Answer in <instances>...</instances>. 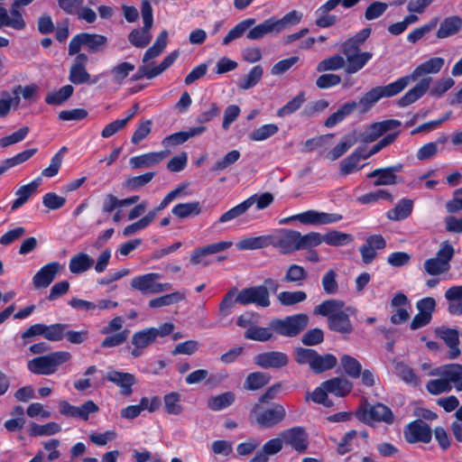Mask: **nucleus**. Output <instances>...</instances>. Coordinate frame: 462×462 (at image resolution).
<instances>
[{"mask_svg": "<svg viewBox=\"0 0 462 462\" xmlns=\"http://www.w3.org/2000/svg\"><path fill=\"white\" fill-rule=\"evenodd\" d=\"M342 219V216L337 213L319 212L317 210H308L300 214L290 217L287 219L282 220L281 223H287L291 220H298L303 225H329L334 224Z\"/></svg>", "mask_w": 462, "mask_h": 462, "instance_id": "ddd939ff", "label": "nucleus"}, {"mask_svg": "<svg viewBox=\"0 0 462 462\" xmlns=\"http://www.w3.org/2000/svg\"><path fill=\"white\" fill-rule=\"evenodd\" d=\"M300 250H308L319 246L324 242V236L318 232L301 235L299 232Z\"/></svg>", "mask_w": 462, "mask_h": 462, "instance_id": "e2e57ef3", "label": "nucleus"}, {"mask_svg": "<svg viewBox=\"0 0 462 462\" xmlns=\"http://www.w3.org/2000/svg\"><path fill=\"white\" fill-rule=\"evenodd\" d=\"M163 405L165 411L170 415H180L183 412L181 395L178 392H171L164 395Z\"/></svg>", "mask_w": 462, "mask_h": 462, "instance_id": "37998d69", "label": "nucleus"}, {"mask_svg": "<svg viewBox=\"0 0 462 462\" xmlns=\"http://www.w3.org/2000/svg\"><path fill=\"white\" fill-rule=\"evenodd\" d=\"M245 338L259 342H266L273 337V332L268 328L254 325L249 327L244 335Z\"/></svg>", "mask_w": 462, "mask_h": 462, "instance_id": "13d9d810", "label": "nucleus"}, {"mask_svg": "<svg viewBox=\"0 0 462 462\" xmlns=\"http://www.w3.org/2000/svg\"><path fill=\"white\" fill-rule=\"evenodd\" d=\"M273 235L250 236L241 239L236 247L241 251L263 249L272 245Z\"/></svg>", "mask_w": 462, "mask_h": 462, "instance_id": "72a5a7b5", "label": "nucleus"}, {"mask_svg": "<svg viewBox=\"0 0 462 462\" xmlns=\"http://www.w3.org/2000/svg\"><path fill=\"white\" fill-rule=\"evenodd\" d=\"M340 51L346 58L345 72L346 74H355L358 72L373 58L372 52L361 51L360 50L354 48L340 45Z\"/></svg>", "mask_w": 462, "mask_h": 462, "instance_id": "2eb2a0df", "label": "nucleus"}, {"mask_svg": "<svg viewBox=\"0 0 462 462\" xmlns=\"http://www.w3.org/2000/svg\"><path fill=\"white\" fill-rule=\"evenodd\" d=\"M185 298V291H174L170 294L151 300L149 301V306L153 309L170 306L183 300Z\"/></svg>", "mask_w": 462, "mask_h": 462, "instance_id": "3c124183", "label": "nucleus"}, {"mask_svg": "<svg viewBox=\"0 0 462 462\" xmlns=\"http://www.w3.org/2000/svg\"><path fill=\"white\" fill-rule=\"evenodd\" d=\"M356 416L367 425H372L374 422H383L391 425L394 422V414L392 410L381 402L374 405L365 403L357 411Z\"/></svg>", "mask_w": 462, "mask_h": 462, "instance_id": "9d476101", "label": "nucleus"}, {"mask_svg": "<svg viewBox=\"0 0 462 462\" xmlns=\"http://www.w3.org/2000/svg\"><path fill=\"white\" fill-rule=\"evenodd\" d=\"M356 108V102L351 101L344 104L337 111L330 115L324 125L328 128H332L340 122H342L347 116H349Z\"/></svg>", "mask_w": 462, "mask_h": 462, "instance_id": "ea45409f", "label": "nucleus"}, {"mask_svg": "<svg viewBox=\"0 0 462 462\" xmlns=\"http://www.w3.org/2000/svg\"><path fill=\"white\" fill-rule=\"evenodd\" d=\"M438 23H439V18L434 17L428 23H426L419 28H416L415 30H413L407 35L408 42H410L411 43L417 42L419 40L422 39L427 33H429L433 29H435L436 26L438 25Z\"/></svg>", "mask_w": 462, "mask_h": 462, "instance_id": "338daca9", "label": "nucleus"}, {"mask_svg": "<svg viewBox=\"0 0 462 462\" xmlns=\"http://www.w3.org/2000/svg\"><path fill=\"white\" fill-rule=\"evenodd\" d=\"M71 359L68 351H56L45 356L35 357L27 363L28 370L34 374L51 375L59 367Z\"/></svg>", "mask_w": 462, "mask_h": 462, "instance_id": "20e7f679", "label": "nucleus"}, {"mask_svg": "<svg viewBox=\"0 0 462 462\" xmlns=\"http://www.w3.org/2000/svg\"><path fill=\"white\" fill-rule=\"evenodd\" d=\"M324 387L327 388L329 393L338 397H343L348 394L352 388L353 383L346 378L334 377L332 379L323 382Z\"/></svg>", "mask_w": 462, "mask_h": 462, "instance_id": "f704fd0d", "label": "nucleus"}, {"mask_svg": "<svg viewBox=\"0 0 462 462\" xmlns=\"http://www.w3.org/2000/svg\"><path fill=\"white\" fill-rule=\"evenodd\" d=\"M171 213L179 218H187L191 216H198L201 213V207L199 201L179 203L171 209Z\"/></svg>", "mask_w": 462, "mask_h": 462, "instance_id": "79ce46f5", "label": "nucleus"}, {"mask_svg": "<svg viewBox=\"0 0 462 462\" xmlns=\"http://www.w3.org/2000/svg\"><path fill=\"white\" fill-rule=\"evenodd\" d=\"M93 263V258H91L88 254L79 253L70 258L69 269L71 273L79 274L89 270Z\"/></svg>", "mask_w": 462, "mask_h": 462, "instance_id": "e433bc0d", "label": "nucleus"}, {"mask_svg": "<svg viewBox=\"0 0 462 462\" xmlns=\"http://www.w3.org/2000/svg\"><path fill=\"white\" fill-rule=\"evenodd\" d=\"M395 372L397 375L406 383L411 385H418L420 383V379L418 375L414 373L413 369L408 366L407 365L400 362L397 363L394 366Z\"/></svg>", "mask_w": 462, "mask_h": 462, "instance_id": "680f3d73", "label": "nucleus"}, {"mask_svg": "<svg viewBox=\"0 0 462 462\" xmlns=\"http://www.w3.org/2000/svg\"><path fill=\"white\" fill-rule=\"evenodd\" d=\"M402 90L398 79L386 86L374 87L356 102V107L359 108L361 113H365L381 98L396 96Z\"/></svg>", "mask_w": 462, "mask_h": 462, "instance_id": "0eeeda50", "label": "nucleus"}, {"mask_svg": "<svg viewBox=\"0 0 462 462\" xmlns=\"http://www.w3.org/2000/svg\"><path fill=\"white\" fill-rule=\"evenodd\" d=\"M21 102L20 97H14L6 90L0 93V118H5L10 113L12 107L16 109Z\"/></svg>", "mask_w": 462, "mask_h": 462, "instance_id": "8fccbe9b", "label": "nucleus"}, {"mask_svg": "<svg viewBox=\"0 0 462 462\" xmlns=\"http://www.w3.org/2000/svg\"><path fill=\"white\" fill-rule=\"evenodd\" d=\"M152 26L143 24L142 28H135L128 34L129 42L135 48L143 49L149 45L152 39L151 32Z\"/></svg>", "mask_w": 462, "mask_h": 462, "instance_id": "2f4dec72", "label": "nucleus"}, {"mask_svg": "<svg viewBox=\"0 0 462 462\" xmlns=\"http://www.w3.org/2000/svg\"><path fill=\"white\" fill-rule=\"evenodd\" d=\"M88 57L86 53H77L69 69V79L75 85L87 84L90 82V74L87 70Z\"/></svg>", "mask_w": 462, "mask_h": 462, "instance_id": "4be33fe9", "label": "nucleus"}, {"mask_svg": "<svg viewBox=\"0 0 462 462\" xmlns=\"http://www.w3.org/2000/svg\"><path fill=\"white\" fill-rule=\"evenodd\" d=\"M254 18H248L238 23L233 29L223 39V44L228 45L232 41L238 39L248 31L246 37L251 41H259L265 35L273 33H280L274 17L263 21V23L254 26L255 24Z\"/></svg>", "mask_w": 462, "mask_h": 462, "instance_id": "7ed1b4c3", "label": "nucleus"}, {"mask_svg": "<svg viewBox=\"0 0 462 462\" xmlns=\"http://www.w3.org/2000/svg\"><path fill=\"white\" fill-rule=\"evenodd\" d=\"M69 328L68 324L55 323L46 325L44 338L49 341H61L64 338L65 330Z\"/></svg>", "mask_w": 462, "mask_h": 462, "instance_id": "774afa93", "label": "nucleus"}, {"mask_svg": "<svg viewBox=\"0 0 462 462\" xmlns=\"http://www.w3.org/2000/svg\"><path fill=\"white\" fill-rule=\"evenodd\" d=\"M34 0H13L10 12L5 7H0V29L10 27L16 31H23L26 27V23L19 11L20 6H26Z\"/></svg>", "mask_w": 462, "mask_h": 462, "instance_id": "9b49d317", "label": "nucleus"}, {"mask_svg": "<svg viewBox=\"0 0 462 462\" xmlns=\"http://www.w3.org/2000/svg\"><path fill=\"white\" fill-rule=\"evenodd\" d=\"M168 32L163 30L156 38L153 44L145 51L143 57V63L146 64L152 59L159 57L167 45Z\"/></svg>", "mask_w": 462, "mask_h": 462, "instance_id": "4c0bfd02", "label": "nucleus"}, {"mask_svg": "<svg viewBox=\"0 0 462 462\" xmlns=\"http://www.w3.org/2000/svg\"><path fill=\"white\" fill-rule=\"evenodd\" d=\"M286 445L291 446L299 453H304L309 445L308 434L302 427L297 426L287 429L280 433Z\"/></svg>", "mask_w": 462, "mask_h": 462, "instance_id": "aec40b11", "label": "nucleus"}, {"mask_svg": "<svg viewBox=\"0 0 462 462\" xmlns=\"http://www.w3.org/2000/svg\"><path fill=\"white\" fill-rule=\"evenodd\" d=\"M237 300L241 305L255 304L263 308H267L271 304L269 291L262 285L242 290L237 293Z\"/></svg>", "mask_w": 462, "mask_h": 462, "instance_id": "dca6fc26", "label": "nucleus"}, {"mask_svg": "<svg viewBox=\"0 0 462 462\" xmlns=\"http://www.w3.org/2000/svg\"><path fill=\"white\" fill-rule=\"evenodd\" d=\"M404 439L408 443H430L432 439L431 428L422 420L410 422L403 430Z\"/></svg>", "mask_w": 462, "mask_h": 462, "instance_id": "f3484780", "label": "nucleus"}, {"mask_svg": "<svg viewBox=\"0 0 462 462\" xmlns=\"http://www.w3.org/2000/svg\"><path fill=\"white\" fill-rule=\"evenodd\" d=\"M237 290L236 288L231 289L227 291V293L223 298L222 301L219 304L218 315L220 318L224 319L229 316L232 313V310L235 307L236 303H238L237 300Z\"/></svg>", "mask_w": 462, "mask_h": 462, "instance_id": "6e6d98bb", "label": "nucleus"}, {"mask_svg": "<svg viewBox=\"0 0 462 462\" xmlns=\"http://www.w3.org/2000/svg\"><path fill=\"white\" fill-rule=\"evenodd\" d=\"M344 301L338 300H327L314 309V314L328 317V326L332 331L340 334H351L353 325L348 314L343 310Z\"/></svg>", "mask_w": 462, "mask_h": 462, "instance_id": "f257e3e1", "label": "nucleus"}, {"mask_svg": "<svg viewBox=\"0 0 462 462\" xmlns=\"http://www.w3.org/2000/svg\"><path fill=\"white\" fill-rule=\"evenodd\" d=\"M354 241L351 234L332 230L324 235V243L330 246H345Z\"/></svg>", "mask_w": 462, "mask_h": 462, "instance_id": "a18cd8bd", "label": "nucleus"}, {"mask_svg": "<svg viewBox=\"0 0 462 462\" xmlns=\"http://www.w3.org/2000/svg\"><path fill=\"white\" fill-rule=\"evenodd\" d=\"M37 151H38L37 148L28 149V150L23 151L22 152L17 153L14 157H11V158H8V159H5V161H3L0 165L1 175L5 171H6L8 169L17 166V165L28 161L31 157H32L37 152Z\"/></svg>", "mask_w": 462, "mask_h": 462, "instance_id": "c03bdc74", "label": "nucleus"}, {"mask_svg": "<svg viewBox=\"0 0 462 462\" xmlns=\"http://www.w3.org/2000/svg\"><path fill=\"white\" fill-rule=\"evenodd\" d=\"M134 69L135 66L130 62L124 61L118 63L110 69L109 73L112 78V82L117 85L123 84L125 79L129 76V74L132 71L134 70Z\"/></svg>", "mask_w": 462, "mask_h": 462, "instance_id": "09e8293b", "label": "nucleus"}, {"mask_svg": "<svg viewBox=\"0 0 462 462\" xmlns=\"http://www.w3.org/2000/svg\"><path fill=\"white\" fill-rule=\"evenodd\" d=\"M413 202L411 199H403L387 213L391 220L399 221L407 218L412 211Z\"/></svg>", "mask_w": 462, "mask_h": 462, "instance_id": "a19ab883", "label": "nucleus"}, {"mask_svg": "<svg viewBox=\"0 0 462 462\" xmlns=\"http://www.w3.org/2000/svg\"><path fill=\"white\" fill-rule=\"evenodd\" d=\"M252 412L255 415V422L262 429L273 428L286 417L284 406L278 402H273L264 410H261L259 403H255Z\"/></svg>", "mask_w": 462, "mask_h": 462, "instance_id": "1a4fd4ad", "label": "nucleus"}, {"mask_svg": "<svg viewBox=\"0 0 462 462\" xmlns=\"http://www.w3.org/2000/svg\"><path fill=\"white\" fill-rule=\"evenodd\" d=\"M108 44L105 35L97 33L81 32L75 35L69 43V55L72 56L80 53L79 51L85 47L89 53L104 51Z\"/></svg>", "mask_w": 462, "mask_h": 462, "instance_id": "423d86ee", "label": "nucleus"}, {"mask_svg": "<svg viewBox=\"0 0 462 462\" xmlns=\"http://www.w3.org/2000/svg\"><path fill=\"white\" fill-rule=\"evenodd\" d=\"M227 377L226 374H212L209 375V373L206 369H198L190 374H189L186 378L185 382L188 384H196L199 383L204 380H207L206 383L208 385H216L220 383L222 381H224Z\"/></svg>", "mask_w": 462, "mask_h": 462, "instance_id": "c756f323", "label": "nucleus"}, {"mask_svg": "<svg viewBox=\"0 0 462 462\" xmlns=\"http://www.w3.org/2000/svg\"><path fill=\"white\" fill-rule=\"evenodd\" d=\"M41 182L42 178L39 177L32 182L20 187L15 192L17 199L12 203L11 210L15 211L23 206L31 198V196L36 191L37 188L41 185Z\"/></svg>", "mask_w": 462, "mask_h": 462, "instance_id": "473e14b6", "label": "nucleus"}, {"mask_svg": "<svg viewBox=\"0 0 462 462\" xmlns=\"http://www.w3.org/2000/svg\"><path fill=\"white\" fill-rule=\"evenodd\" d=\"M309 324V317L307 314L299 313L288 316L282 319H277L271 322V328L279 335L283 337H296Z\"/></svg>", "mask_w": 462, "mask_h": 462, "instance_id": "6e6552de", "label": "nucleus"}, {"mask_svg": "<svg viewBox=\"0 0 462 462\" xmlns=\"http://www.w3.org/2000/svg\"><path fill=\"white\" fill-rule=\"evenodd\" d=\"M156 341L154 334L149 328H143L134 333L131 344L133 348L131 356L134 358L140 357L143 355L144 350L152 346Z\"/></svg>", "mask_w": 462, "mask_h": 462, "instance_id": "a878e982", "label": "nucleus"}, {"mask_svg": "<svg viewBox=\"0 0 462 462\" xmlns=\"http://www.w3.org/2000/svg\"><path fill=\"white\" fill-rule=\"evenodd\" d=\"M263 69L261 66H254L247 75L241 78L237 82L240 89L246 90L254 87L262 79Z\"/></svg>", "mask_w": 462, "mask_h": 462, "instance_id": "864d4df0", "label": "nucleus"}, {"mask_svg": "<svg viewBox=\"0 0 462 462\" xmlns=\"http://www.w3.org/2000/svg\"><path fill=\"white\" fill-rule=\"evenodd\" d=\"M432 81L431 77L422 78L412 88L405 93L399 100V106H407L420 99L427 91L430 96L439 98L442 97L455 85V80L451 78H444L436 80L430 88Z\"/></svg>", "mask_w": 462, "mask_h": 462, "instance_id": "f03ea898", "label": "nucleus"}, {"mask_svg": "<svg viewBox=\"0 0 462 462\" xmlns=\"http://www.w3.org/2000/svg\"><path fill=\"white\" fill-rule=\"evenodd\" d=\"M269 382V374L262 372H254L246 376L244 383V388L250 391H255L263 388Z\"/></svg>", "mask_w": 462, "mask_h": 462, "instance_id": "603ef678", "label": "nucleus"}, {"mask_svg": "<svg viewBox=\"0 0 462 462\" xmlns=\"http://www.w3.org/2000/svg\"><path fill=\"white\" fill-rule=\"evenodd\" d=\"M437 333L449 348L448 357L451 360L457 358L461 354L458 331L455 328H442L439 329Z\"/></svg>", "mask_w": 462, "mask_h": 462, "instance_id": "cd10ccee", "label": "nucleus"}, {"mask_svg": "<svg viewBox=\"0 0 462 462\" xmlns=\"http://www.w3.org/2000/svg\"><path fill=\"white\" fill-rule=\"evenodd\" d=\"M364 154H362L359 151H355L346 159H344L340 162V173L344 176L352 173L355 171H358L357 164L361 159H363Z\"/></svg>", "mask_w": 462, "mask_h": 462, "instance_id": "0e129e2a", "label": "nucleus"}, {"mask_svg": "<svg viewBox=\"0 0 462 462\" xmlns=\"http://www.w3.org/2000/svg\"><path fill=\"white\" fill-rule=\"evenodd\" d=\"M272 245L278 248L282 254L300 251L299 232L291 229H282L279 235L273 236Z\"/></svg>", "mask_w": 462, "mask_h": 462, "instance_id": "6ab92c4d", "label": "nucleus"}, {"mask_svg": "<svg viewBox=\"0 0 462 462\" xmlns=\"http://www.w3.org/2000/svg\"><path fill=\"white\" fill-rule=\"evenodd\" d=\"M432 374H435L432 373ZM436 374H440L457 391H462V365L449 364L443 365Z\"/></svg>", "mask_w": 462, "mask_h": 462, "instance_id": "c85d7f7f", "label": "nucleus"}, {"mask_svg": "<svg viewBox=\"0 0 462 462\" xmlns=\"http://www.w3.org/2000/svg\"><path fill=\"white\" fill-rule=\"evenodd\" d=\"M345 58L336 54L321 60L317 66V71L323 72L328 70H338L345 68Z\"/></svg>", "mask_w": 462, "mask_h": 462, "instance_id": "052dcab7", "label": "nucleus"}, {"mask_svg": "<svg viewBox=\"0 0 462 462\" xmlns=\"http://www.w3.org/2000/svg\"><path fill=\"white\" fill-rule=\"evenodd\" d=\"M236 400V395L232 392H226L224 393L211 396L208 400V407L212 411H221L233 404Z\"/></svg>", "mask_w": 462, "mask_h": 462, "instance_id": "de8ad7c7", "label": "nucleus"}, {"mask_svg": "<svg viewBox=\"0 0 462 462\" xmlns=\"http://www.w3.org/2000/svg\"><path fill=\"white\" fill-rule=\"evenodd\" d=\"M341 366L345 373L352 378H358L362 372V365L355 357L343 355L340 358Z\"/></svg>", "mask_w": 462, "mask_h": 462, "instance_id": "4d7b16f0", "label": "nucleus"}, {"mask_svg": "<svg viewBox=\"0 0 462 462\" xmlns=\"http://www.w3.org/2000/svg\"><path fill=\"white\" fill-rule=\"evenodd\" d=\"M445 299L448 301V311L451 315H462V285H456L445 291Z\"/></svg>", "mask_w": 462, "mask_h": 462, "instance_id": "7c9ffc66", "label": "nucleus"}, {"mask_svg": "<svg viewBox=\"0 0 462 462\" xmlns=\"http://www.w3.org/2000/svg\"><path fill=\"white\" fill-rule=\"evenodd\" d=\"M402 170L403 165L402 163H397L393 166L375 169L367 175V178H376L374 181V186L395 185L399 182V177L396 173L402 171Z\"/></svg>", "mask_w": 462, "mask_h": 462, "instance_id": "412c9836", "label": "nucleus"}, {"mask_svg": "<svg viewBox=\"0 0 462 462\" xmlns=\"http://www.w3.org/2000/svg\"><path fill=\"white\" fill-rule=\"evenodd\" d=\"M307 272L306 270L298 264H291L289 266L284 277L283 281L285 282L296 283L297 285H301L304 281L307 279Z\"/></svg>", "mask_w": 462, "mask_h": 462, "instance_id": "bf43d9fd", "label": "nucleus"}, {"mask_svg": "<svg viewBox=\"0 0 462 462\" xmlns=\"http://www.w3.org/2000/svg\"><path fill=\"white\" fill-rule=\"evenodd\" d=\"M455 254V249L448 241H443L434 257L427 259L423 263L424 271L431 276L447 273L450 268V262Z\"/></svg>", "mask_w": 462, "mask_h": 462, "instance_id": "39448f33", "label": "nucleus"}, {"mask_svg": "<svg viewBox=\"0 0 462 462\" xmlns=\"http://www.w3.org/2000/svg\"><path fill=\"white\" fill-rule=\"evenodd\" d=\"M106 379L116 384L120 389V393L124 396H130L133 393V386L137 383L134 374L117 370H108Z\"/></svg>", "mask_w": 462, "mask_h": 462, "instance_id": "5701e85b", "label": "nucleus"}, {"mask_svg": "<svg viewBox=\"0 0 462 462\" xmlns=\"http://www.w3.org/2000/svg\"><path fill=\"white\" fill-rule=\"evenodd\" d=\"M462 27V19L459 16L453 15L447 17L440 23L437 32V38L444 39L459 32Z\"/></svg>", "mask_w": 462, "mask_h": 462, "instance_id": "c9c22d12", "label": "nucleus"}, {"mask_svg": "<svg viewBox=\"0 0 462 462\" xmlns=\"http://www.w3.org/2000/svg\"><path fill=\"white\" fill-rule=\"evenodd\" d=\"M160 279L161 274L156 273L136 276L132 279L131 287L135 291H141L143 294H156L170 291L171 284L158 282Z\"/></svg>", "mask_w": 462, "mask_h": 462, "instance_id": "f8f14e48", "label": "nucleus"}, {"mask_svg": "<svg viewBox=\"0 0 462 462\" xmlns=\"http://www.w3.org/2000/svg\"><path fill=\"white\" fill-rule=\"evenodd\" d=\"M254 361L255 365L264 369H279L288 365L289 357L285 353L279 351H270L256 355L254 358Z\"/></svg>", "mask_w": 462, "mask_h": 462, "instance_id": "393cba45", "label": "nucleus"}, {"mask_svg": "<svg viewBox=\"0 0 462 462\" xmlns=\"http://www.w3.org/2000/svg\"><path fill=\"white\" fill-rule=\"evenodd\" d=\"M444 64L445 60L443 58H431L415 68L410 75L400 78L398 80L401 83L402 89H404L410 83L416 81L423 75L439 73L442 69Z\"/></svg>", "mask_w": 462, "mask_h": 462, "instance_id": "4468645a", "label": "nucleus"}, {"mask_svg": "<svg viewBox=\"0 0 462 462\" xmlns=\"http://www.w3.org/2000/svg\"><path fill=\"white\" fill-rule=\"evenodd\" d=\"M61 270L62 266L58 262H51L43 265L32 277L34 288L45 289L49 287Z\"/></svg>", "mask_w": 462, "mask_h": 462, "instance_id": "b1692460", "label": "nucleus"}, {"mask_svg": "<svg viewBox=\"0 0 462 462\" xmlns=\"http://www.w3.org/2000/svg\"><path fill=\"white\" fill-rule=\"evenodd\" d=\"M232 245L233 243L231 241H221L196 248L190 255L189 263L192 265L207 266L210 263V261L208 260V255L226 251Z\"/></svg>", "mask_w": 462, "mask_h": 462, "instance_id": "a211bd4d", "label": "nucleus"}, {"mask_svg": "<svg viewBox=\"0 0 462 462\" xmlns=\"http://www.w3.org/2000/svg\"><path fill=\"white\" fill-rule=\"evenodd\" d=\"M251 207L252 201L250 199H245L222 214L218 219V223L223 224L236 219L243 216Z\"/></svg>", "mask_w": 462, "mask_h": 462, "instance_id": "5fc2aeb1", "label": "nucleus"}, {"mask_svg": "<svg viewBox=\"0 0 462 462\" xmlns=\"http://www.w3.org/2000/svg\"><path fill=\"white\" fill-rule=\"evenodd\" d=\"M171 153V151L166 149L161 152H152L143 153L138 156H134L129 160V164L132 169L150 168L159 164L166 159Z\"/></svg>", "mask_w": 462, "mask_h": 462, "instance_id": "bb28decb", "label": "nucleus"}, {"mask_svg": "<svg viewBox=\"0 0 462 462\" xmlns=\"http://www.w3.org/2000/svg\"><path fill=\"white\" fill-rule=\"evenodd\" d=\"M74 88L66 85L58 90L50 91L45 97V102L51 106H60L65 103L73 94Z\"/></svg>", "mask_w": 462, "mask_h": 462, "instance_id": "58836bf2", "label": "nucleus"}, {"mask_svg": "<svg viewBox=\"0 0 462 462\" xmlns=\"http://www.w3.org/2000/svg\"><path fill=\"white\" fill-rule=\"evenodd\" d=\"M307 299L306 292L302 291H282L278 294V300L283 306H291L302 302Z\"/></svg>", "mask_w": 462, "mask_h": 462, "instance_id": "69168bd1", "label": "nucleus"}, {"mask_svg": "<svg viewBox=\"0 0 462 462\" xmlns=\"http://www.w3.org/2000/svg\"><path fill=\"white\" fill-rule=\"evenodd\" d=\"M336 365L337 357L334 355L325 354L321 356L317 353L310 369L316 374H320L332 369Z\"/></svg>", "mask_w": 462, "mask_h": 462, "instance_id": "49530a36", "label": "nucleus"}]
</instances>
